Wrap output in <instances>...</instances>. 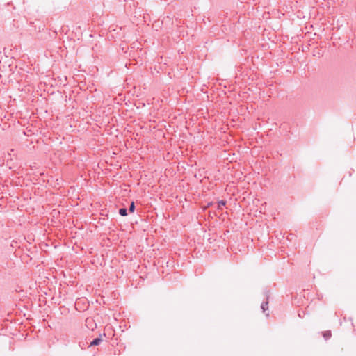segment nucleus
<instances>
[{"instance_id": "obj_5", "label": "nucleus", "mask_w": 356, "mask_h": 356, "mask_svg": "<svg viewBox=\"0 0 356 356\" xmlns=\"http://www.w3.org/2000/svg\"><path fill=\"white\" fill-rule=\"evenodd\" d=\"M226 204V202L224 200L219 201L218 202V209H221L222 207H224Z\"/></svg>"}, {"instance_id": "obj_4", "label": "nucleus", "mask_w": 356, "mask_h": 356, "mask_svg": "<svg viewBox=\"0 0 356 356\" xmlns=\"http://www.w3.org/2000/svg\"><path fill=\"white\" fill-rule=\"evenodd\" d=\"M119 213L122 216H126L127 215V210L125 208H121L119 209Z\"/></svg>"}, {"instance_id": "obj_2", "label": "nucleus", "mask_w": 356, "mask_h": 356, "mask_svg": "<svg viewBox=\"0 0 356 356\" xmlns=\"http://www.w3.org/2000/svg\"><path fill=\"white\" fill-rule=\"evenodd\" d=\"M102 339L100 337L99 338H96L95 339H93L90 343V346H97L100 343V342L102 341Z\"/></svg>"}, {"instance_id": "obj_3", "label": "nucleus", "mask_w": 356, "mask_h": 356, "mask_svg": "<svg viewBox=\"0 0 356 356\" xmlns=\"http://www.w3.org/2000/svg\"><path fill=\"white\" fill-rule=\"evenodd\" d=\"M261 308L263 310V312H265L268 309V302L266 301L261 303Z\"/></svg>"}, {"instance_id": "obj_6", "label": "nucleus", "mask_w": 356, "mask_h": 356, "mask_svg": "<svg viewBox=\"0 0 356 356\" xmlns=\"http://www.w3.org/2000/svg\"><path fill=\"white\" fill-rule=\"evenodd\" d=\"M134 209H135V205H134V203L132 202L129 206V211L132 213L134 211Z\"/></svg>"}, {"instance_id": "obj_1", "label": "nucleus", "mask_w": 356, "mask_h": 356, "mask_svg": "<svg viewBox=\"0 0 356 356\" xmlns=\"http://www.w3.org/2000/svg\"><path fill=\"white\" fill-rule=\"evenodd\" d=\"M322 334L325 340H328L332 337V332L330 330L323 332Z\"/></svg>"}]
</instances>
